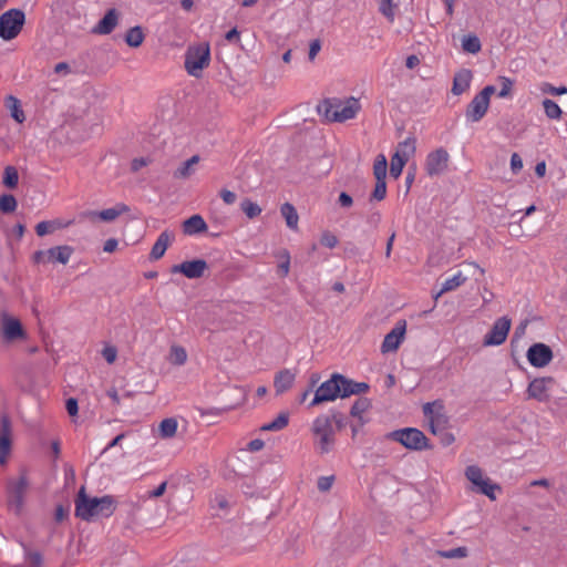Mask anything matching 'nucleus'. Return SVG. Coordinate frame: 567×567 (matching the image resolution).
<instances>
[{
    "mask_svg": "<svg viewBox=\"0 0 567 567\" xmlns=\"http://www.w3.org/2000/svg\"><path fill=\"white\" fill-rule=\"evenodd\" d=\"M371 406H372V403H371L370 399L360 396L353 402V404L350 409V414L353 417L359 419V425H363L364 421L362 417V413L367 412Z\"/></svg>",
    "mask_w": 567,
    "mask_h": 567,
    "instance_id": "cd10ccee",
    "label": "nucleus"
},
{
    "mask_svg": "<svg viewBox=\"0 0 567 567\" xmlns=\"http://www.w3.org/2000/svg\"><path fill=\"white\" fill-rule=\"evenodd\" d=\"M284 261L278 265V272L280 277H286L290 268V255L287 250L282 252Z\"/></svg>",
    "mask_w": 567,
    "mask_h": 567,
    "instance_id": "864d4df0",
    "label": "nucleus"
},
{
    "mask_svg": "<svg viewBox=\"0 0 567 567\" xmlns=\"http://www.w3.org/2000/svg\"><path fill=\"white\" fill-rule=\"evenodd\" d=\"M318 441L316 442V449L320 454H327L332 450L336 439L334 434L315 435Z\"/></svg>",
    "mask_w": 567,
    "mask_h": 567,
    "instance_id": "f704fd0d",
    "label": "nucleus"
},
{
    "mask_svg": "<svg viewBox=\"0 0 567 567\" xmlns=\"http://www.w3.org/2000/svg\"><path fill=\"white\" fill-rule=\"evenodd\" d=\"M334 477L333 476H321L318 480V489L327 492L331 488Z\"/></svg>",
    "mask_w": 567,
    "mask_h": 567,
    "instance_id": "4d7b16f0",
    "label": "nucleus"
},
{
    "mask_svg": "<svg viewBox=\"0 0 567 567\" xmlns=\"http://www.w3.org/2000/svg\"><path fill=\"white\" fill-rule=\"evenodd\" d=\"M526 358L532 367L544 368L551 362L554 353L549 346L537 342L528 348Z\"/></svg>",
    "mask_w": 567,
    "mask_h": 567,
    "instance_id": "9d476101",
    "label": "nucleus"
},
{
    "mask_svg": "<svg viewBox=\"0 0 567 567\" xmlns=\"http://www.w3.org/2000/svg\"><path fill=\"white\" fill-rule=\"evenodd\" d=\"M360 110L359 100L350 97L343 103L340 100L326 99L318 106L317 111L320 115H323L328 122H346L355 117Z\"/></svg>",
    "mask_w": 567,
    "mask_h": 567,
    "instance_id": "7ed1b4c3",
    "label": "nucleus"
},
{
    "mask_svg": "<svg viewBox=\"0 0 567 567\" xmlns=\"http://www.w3.org/2000/svg\"><path fill=\"white\" fill-rule=\"evenodd\" d=\"M386 196V183L385 181H377L374 190L370 196V200H382Z\"/></svg>",
    "mask_w": 567,
    "mask_h": 567,
    "instance_id": "de8ad7c7",
    "label": "nucleus"
},
{
    "mask_svg": "<svg viewBox=\"0 0 567 567\" xmlns=\"http://www.w3.org/2000/svg\"><path fill=\"white\" fill-rule=\"evenodd\" d=\"M173 239V233H169L168 230L162 231L151 249L150 259L158 260L162 258Z\"/></svg>",
    "mask_w": 567,
    "mask_h": 567,
    "instance_id": "412c9836",
    "label": "nucleus"
},
{
    "mask_svg": "<svg viewBox=\"0 0 567 567\" xmlns=\"http://www.w3.org/2000/svg\"><path fill=\"white\" fill-rule=\"evenodd\" d=\"M369 389L370 385L367 382H358L334 372L316 389L308 408H313L324 402H332L338 398L346 399L351 395L362 394L368 392Z\"/></svg>",
    "mask_w": 567,
    "mask_h": 567,
    "instance_id": "f257e3e1",
    "label": "nucleus"
},
{
    "mask_svg": "<svg viewBox=\"0 0 567 567\" xmlns=\"http://www.w3.org/2000/svg\"><path fill=\"white\" fill-rule=\"evenodd\" d=\"M498 81L501 82V90L497 93L498 97H507L513 89V80L507 76H499Z\"/></svg>",
    "mask_w": 567,
    "mask_h": 567,
    "instance_id": "8fccbe9b",
    "label": "nucleus"
},
{
    "mask_svg": "<svg viewBox=\"0 0 567 567\" xmlns=\"http://www.w3.org/2000/svg\"><path fill=\"white\" fill-rule=\"evenodd\" d=\"M65 409L71 416H75L79 412V404L75 398H69L65 402Z\"/></svg>",
    "mask_w": 567,
    "mask_h": 567,
    "instance_id": "680f3d73",
    "label": "nucleus"
},
{
    "mask_svg": "<svg viewBox=\"0 0 567 567\" xmlns=\"http://www.w3.org/2000/svg\"><path fill=\"white\" fill-rule=\"evenodd\" d=\"M280 213L282 217L286 219V224L290 229H297L298 228V220L299 216L297 214V210L295 206L290 203H285L280 207Z\"/></svg>",
    "mask_w": 567,
    "mask_h": 567,
    "instance_id": "c85d7f7f",
    "label": "nucleus"
},
{
    "mask_svg": "<svg viewBox=\"0 0 567 567\" xmlns=\"http://www.w3.org/2000/svg\"><path fill=\"white\" fill-rule=\"evenodd\" d=\"M338 203L341 207L348 208L352 206L353 199L348 193L341 192L338 198Z\"/></svg>",
    "mask_w": 567,
    "mask_h": 567,
    "instance_id": "69168bd1",
    "label": "nucleus"
},
{
    "mask_svg": "<svg viewBox=\"0 0 567 567\" xmlns=\"http://www.w3.org/2000/svg\"><path fill=\"white\" fill-rule=\"evenodd\" d=\"M18 202L11 194H3L0 196V210L3 214L13 213L17 209Z\"/></svg>",
    "mask_w": 567,
    "mask_h": 567,
    "instance_id": "37998d69",
    "label": "nucleus"
},
{
    "mask_svg": "<svg viewBox=\"0 0 567 567\" xmlns=\"http://www.w3.org/2000/svg\"><path fill=\"white\" fill-rule=\"evenodd\" d=\"M437 436H439L440 443L445 447L450 446L455 441L454 434L446 431L445 429H441Z\"/></svg>",
    "mask_w": 567,
    "mask_h": 567,
    "instance_id": "5fc2aeb1",
    "label": "nucleus"
},
{
    "mask_svg": "<svg viewBox=\"0 0 567 567\" xmlns=\"http://www.w3.org/2000/svg\"><path fill=\"white\" fill-rule=\"evenodd\" d=\"M466 281V277L462 275L461 271H458L456 275H454L451 278L445 279L441 288L437 292L434 293V299L437 300L443 293L452 291L463 285Z\"/></svg>",
    "mask_w": 567,
    "mask_h": 567,
    "instance_id": "a878e982",
    "label": "nucleus"
},
{
    "mask_svg": "<svg viewBox=\"0 0 567 567\" xmlns=\"http://www.w3.org/2000/svg\"><path fill=\"white\" fill-rule=\"evenodd\" d=\"M198 155H193L190 158L182 163V165L174 172L175 178H187L189 177L194 169L193 166L199 162Z\"/></svg>",
    "mask_w": 567,
    "mask_h": 567,
    "instance_id": "473e14b6",
    "label": "nucleus"
},
{
    "mask_svg": "<svg viewBox=\"0 0 567 567\" xmlns=\"http://www.w3.org/2000/svg\"><path fill=\"white\" fill-rule=\"evenodd\" d=\"M6 106L10 111V115L16 122L23 123L25 121V115L19 99L13 95H9L6 99Z\"/></svg>",
    "mask_w": 567,
    "mask_h": 567,
    "instance_id": "bb28decb",
    "label": "nucleus"
},
{
    "mask_svg": "<svg viewBox=\"0 0 567 567\" xmlns=\"http://www.w3.org/2000/svg\"><path fill=\"white\" fill-rule=\"evenodd\" d=\"M449 153L443 147H440L431 152L426 156L425 169L427 175L437 176L441 175L446 168L449 163Z\"/></svg>",
    "mask_w": 567,
    "mask_h": 567,
    "instance_id": "ddd939ff",
    "label": "nucleus"
},
{
    "mask_svg": "<svg viewBox=\"0 0 567 567\" xmlns=\"http://www.w3.org/2000/svg\"><path fill=\"white\" fill-rule=\"evenodd\" d=\"M208 264L204 259L186 260L182 264L174 265L171 268L172 274H182L188 279H198L204 276Z\"/></svg>",
    "mask_w": 567,
    "mask_h": 567,
    "instance_id": "f8f14e48",
    "label": "nucleus"
},
{
    "mask_svg": "<svg viewBox=\"0 0 567 567\" xmlns=\"http://www.w3.org/2000/svg\"><path fill=\"white\" fill-rule=\"evenodd\" d=\"M209 62L210 48L208 43H199L187 48L184 66L189 75L200 78L203 70L209 65Z\"/></svg>",
    "mask_w": 567,
    "mask_h": 567,
    "instance_id": "20e7f679",
    "label": "nucleus"
},
{
    "mask_svg": "<svg viewBox=\"0 0 567 567\" xmlns=\"http://www.w3.org/2000/svg\"><path fill=\"white\" fill-rule=\"evenodd\" d=\"M415 153V138L406 137L403 142L399 144V148L395 154L409 159L411 155Z\"/></svg>",
    "mask_w": 567,
    "mask_h": 567,
    "instance_id": "58836bf2",
    "label": "nucleus"
},
{
    "mask_svg": "<svg viewBox=\"0 0 567 567\" xmlns=\"http://www.w3.org/2000/svg\"><path fill=\"white\" fill-rule=\"evenodd\" d=\"M11 445V421L4 415L0 421V465L7 463Z\"/></svg>",
    "mask_w": 567,
    "mask_h": 567,
    "instance_id": "2eb2a0df",
    "label": "nucleus"
},
{
    "mask_svg": "<svg viewBox=\"0 0 567 567\" xmlns=\"http://www.w3.org/2000/svg\"><path fill=\"white\" fill-rule=\"evenodd\" d=\"M473 74L468 69H461L453 78L452 93L461 95L470 89Z\"/></svg>",
    "mask_w": 567,
    "mask_h": 567,
    "instance_id": "4be33fe9",
    "label": "nucleus"
},
{
    "mask_svg": "<svg viewBox=\"0 0 567 567\" xmlns=\"http://www.w3.org/2000/svg\"><path fill=\"white\" fill-rule=\"evenodd\" d=\"M328 415L331 419V424L333 425L334 431L336 430L341 431L342 429H344L347 426L348 419L342 412L332 410L331 414H328Z\"/></svg>",
    "mask_w": 567,
    "mask_h": 567,
    "instance_id": "c03bdc74",
    "label": "nucleus"
},
{
    "mask_svg": "<svg viewBox=\"0 0 567 567\" xmlns=\"http://www.w3.org/2000/svg\"><path fill=\"white\" fill-rule=\"evenodd\" d=\"M527 324H528V320H524L522 321L516 328H515V331H514V334H513V338H512V342L516 341V340H519L520 338L524 337L525 332H526V328H527Z\"/></svg>",
    "mask_w": 567,
    "mask_h": 567,
    "instance_id": "e2e57ef3",
    "label": "nucleus"
},
{
    "mask_svg": "<svg viewBox=\"0 0 567 567\" xmlns=\"http://www.w3.org/2000/svg\"><path fill=\"white\" fill-rule=\"evenodd\" d=\"M144 32L142 27L135 25L130 28L125 34V42L131 48H138L144 41Z\"/></svg>",
    "mask_w": 567,
    "mask_h": 567,
    "instance_id": "7c9ffc66",
    "label": "nucleus"
},
{
    "mask_svg": "<svg viewBox=\"0 0 567 567\" xmlns=\"http://www.w3.org/2000/svg\"><path fill=\"white\" fill-rule=\"evenodd\" d=\"M68 516H69V508H68V507L65 508L63 505L59 504V505L55 507V513H54V519H55V522L61 523V522H63Z\"/></svg>",
    "mask_w": 567,
    "mask_h": 567,
    "instance_id": "0e129e2a",
    "label": "nucleus"
},
{
    "mask_svg": "<svg viewBox=\"0 0 567 567\" xmlns=\"http://www.w3.org/2000/svg\"><path fill=\"white\" fill-rule=\"evenodd\" d=\"M48 250H37L32 256V260L34 264H44L48 261Z\"/></svg>",
    "mask_w": 567,
    "mask_h": 567,
    "instance_id": "774afa93",
    "label": "nucleus"
},
{
    "mask_svg": "<svg viewBox=\"0 0 567 567\" xmlns=\"http://www.w3.org/2000/svg\"><path fill=\"white\" fill-rule=\"evenodd\" d=\"M207 229V224L200 215H193L183 223L185 235H195Z\"/></svg>",
    "mask_w": 567,
    "mask_h": 567,
    "instance_id": "393cba45",
    "label": "nucleus"
},
{
    "mask_svg": "<svg viewBox=\"0 0 567 567\" xmlns=\"http://www.w3.org/2000/svg\"><path fill=\"white\" fill-rule=\"evenodd\" d=\"M120 13L116 9L112 8L106 11L104 17L93 28L92 32L95 34H110L118 23Z\"/></svg>",
    "mask_w": 567,
    "mask_h": 567,
    "instance_id": "a211bd4d",
    "label": "nucleus"
},
{
    "mask_svg": "<svg viewBox=\"0 0 567 567\" xmlns=\"http://www.w3.org/2000/svg\"><path fill=\"white\" fill-rule=\"evenodd\" d=\"M2 183L10 189H13L18 186L19 174L14 166H7L4 168Z\"/></svg>",
    "mask_w": 567,
    "mask_h": 567,
    "instance_id": "e433bc0d",
    "label": "nucleus"
},
{
    "mask_svg": "<svg viewBox=\"0 0 567 567\" xmlns=\"http://www.w3.org/2000/svg\"><path fill=\"white\" fill-rule=\"evenodd\" d=\"M338 241L337 236L328 230L322 234L320 239L321 245L328 248H334L338 245Z\"/></svg>",
    "mask_w": 567,
    "mask_h": 567,
    "instance_id": "603ef678",
    "label": "nucleus"
},
{
    "mask_svg": "<svg viewBox=\"0 0 567 567\" xmlns=\"http://www.w3.org/2000/svg\"><path fill=\"white\" fill-rule=\"evenodd\" d=\"M408 161L409 159L394 153L393 156L391 157L390 175L393 178H398L402 174L403 167Z\"/></svg>",
    "mask_w": 567,
    "mask_h": 567,
    "instance_id": "79ce46f5",
    "label": "nucleus"
},
{
    "mask_svg": "<svg viewBox=\"0 0 567 567\" xmlns=\"http://www.w3.org/2000/svg\"><path fill=\"white\" fill-rule=\"evenodd\" d=\"M380 11L389 19L393 20L394 13L392 9V0H382Z\"/></svg>",
    "mask_w": 567,
    "mask_h": 567,
    "instance_id": "bf43d9fd",
    "label": "nucleus"
},
{
    "mask_svg": "<svg viewBox=\"0 0 567 567\" xmlns=\"http://www.w3.org/2000/svg\"><path fill=\"white\" fill-rule=\"evenodd\" d=\"M447 423V419L443 414H437L436 416L431 417L430 420V431L437 436L441 429H445V424Z\"/></svg>",
    "mask_w": 567,
    "mask_h": 567,
    "instance_id": "49530a36",
    "label": "nucleus"
},
{
    "mask_svg": "<svg viewBox=\"0 0 567 567\" xmlns=\"http://www.w3.org/2000/svg\"><path fill=\"white\" fill-rule=\"evenodd\" d=\"M56 225L58 224L55 220L40 221L35 226V233L38 236L43 237V236L48 235L49 233H51L55 228Z\"/></svg>",
    "mask_w": 567,
    "mask_h": 567,
    "instance_id": "09e8293b",
    "label": "nucleus"
},
{
    "mask_svg": "<svg viewBox=\"0 0 567 567\" xmlns=\"http://www.w3.org/2000/svg\"><path fill=\"white\" fill-rule=\"evenodd\" d=\"M102 355L106 360L107 363H113L116 359L117 350L115 347H111V346L105 347L102 350Z\"/></svg>",
    "mask_w": 567,
    "mask_h": 567,
    "instance_id": "13d9d810",
    "label": "nucleus"
},
{
    "mask_svg": "<svg viewBox=\"0 0 567 567\" xmlns=\"http://www.w3.org/2000/svg\"><path fill=\"white\" fill-rule=\"evenodd\" d=\"M386 437L402 444L405 449L412 451H424L432 449L429 439L416 427H404L392 431Z\"/></svg>",
    "mask_w": 567,
    "mask_h": 567,
    "instance_id": "39448f33",
    "label": "nucleus"
},
{
    "mask_svg": "<svg viewBox=\"0 0 567 567\" xmlns=\"http://www.w3.org/2000/svg\"><path fill=\"white\" fill-rule=\"evenodd\" d=\"M25 23V13L21 9H9L0 16V38L4 41L16 39Z\"/></svg>",
    "mask_w": 567,
    "mask_h": 567,
    "instance_id": "423d86ee",
    "label": "nucleus"
},
{
    "mask_svg": "<svg viewBox=\"0 0 567 567\" xmlns=\"http://www.w3.org/2000/svg\"><path fill=\"white\" fill-rule=\"evenodd\" d=\"M542 92L545 93V94H551V95H563V94H567V86L565 85H561V86H554L551 85L550 83H543L542 85Z\"/></svg>",
    "mask_w": 567,
    "mask_h": 567,
    "instance_id": "3c124183",
    "label": "nucleus"
},
{
    "mask_svg": "<svg viewBox=\"0 0 567 567\" xmlns=\"http://www.w3.org/2000/svg\"><path fill=\"white\" fill-rule=\"evenodd\" d=\"M311 432L313 435L334 434L330 416L328 414L318 415L312 422Z\"/></svg>",
    "mask_w": 567,
    "mask_h": 567,
    "instance_id": "b1692460",
    "label": "nucleus"
},
{
    "mask_svg": "<svg viewBox=\"0 0 567 567\" xmlns=\"http://www.w3.org/2000/svg\"><path fill=\"white\" fill-rule=\"evenodd\" d=\"M28 486L29 482L24 474L18 480H10L8 482V504L16 515H19L23 508Z\"/></svg>",
    "mask_w": 567,
    "mask_h": 567,
    "instance_id": "6e6552de",
    "label": "nucleus"
},
{
    "mask_svg": "<svg viewBox=\"0 0 567 567\" xmlns=\"http://www.w3.org/2000/svg\"><path fill=\"white\" fill-rule=\"evenodd\" d=\"M488 106L487 101L476 94L466 107L465 116L467 121L473 123L481 121L485 116Z\"/></svg>",
    "mask_w": 567,
    "mask_h": 567,
    "instance_id": "f3484780",
    "label": "nucleus"
},
{
    "mask_svg": "<svg viewBox=\"0 0 567 567\" xmlns=\"http://www.w3.org/2000/svg\"><path fill=\"white\" fill-rule=\"evenodd\" d=\"M220 197L223 198V200L225 202V204L227 205H231L236 202V194L231 190H228V189H221L220 190Z\"/></svg>",
    "mask_w": 567,
    "mask_h": 567,
    "instance_id": "338daca9",
    "label": "nucleus"
},
{
    "mask_svg": "<svg viewBox=\"0 0 567 567\" xmlns=\"http://www.w3.org/2000/svg\"><path fill=\"white\" fill-rule=\"evenodd\" d=\"M512 320L504 316L495 320L491 330L485 334L483 344L485 347L503 344L511 330Z\"/></svg>",
    "mask_w": 567,
    "mask_h": 567,
    "instance_id": "1a4fd4ad",
    "label": "nucleus"
},
{
    "mask_svg": "<svg viewBox=\"0 0 567 567\" xmlns=\"http://www.w3.org/2000/svg\"><path fill=\"white\" fill-rule=\"evenodd\" d=\"M466 478L477 487V492L487 496L489 499H496L495 492L501 491L498 484L493 483L489 478L483 477V472L477 465H470L465 470Z\"/></svg>",
    "mask_w": 567,
    "mask_h": 567,
    "instance_id": "0eeeda50",
    "label": "nucleus"
},
{
    "mask_svg": "<svg viewBox=\"0 0 567 567\" xmlns=\"http://www.w3.org/2000/svg\"><path fill=\"white\" fill-rule=\"evenodd\" d=\"M296 380V373L290 369H282L275 374L274 388L277 395L288 391Z\"/></svg>",
    "mask_w": 567,
    "mask_h": 567,
    "instance_id": "aec40b11",
    "label": "nucleus"
},
{
    "mask_svg": "<svg viewBox=\"0 0 567 567\" xmlns=\"http://www.w3.org/2000/svg\"><path fill=\"white\" fill-rule=\"evenodd\" d=\"M386 158L384 155L380 154L373 165V174L375 177V181H385L386 178Z\"/></svg>",
    "mask_w": 567,
    "mask_h": 567,
    "instance_id": "ea45409f",
    "label": "nucleus"
},
{
    "mask_svg": "<svg viewBox=\"0 0 567 567\" xmlns=\"http://www.w3.org/2000/svg\"><path fill=\"white\" fill-rule=\"evenodd\" d=\"M2 337L7 342L25 338V331L20 320L4 315L2 317Z\"/></svg>",
    "mask_w": 567,
    "mask_h": 567,
    "instance_id": "dca6fc26",
    "label": "nucleus"
},
{
    "mask_svg": "<svg viewBox=\"0 0 567 567\" xmlns=\"http://www.w3.org/2000/svg\"><path fill=\"white\" fill-rule=\"evenodd\" d=\"M240 209L245 213V215L249 219H254V218L258 217L261 214L260 206L257 203H254V202H251L248 198H245L240 203Z\"/></svg>",
    "mask_w": 567,
    "mask_h": 567,
    "instance_id": "a19ab883",
    "label": "nucleus"
},
{
    "mask_svg": "<svg viewBox=\"0 0 567 567\" xmlns=\"http://www.w3.org/2000/svg\"><path fill=\"white\" fill-rule=\"evenodd\" d=\"M289 423V412H280L278 416L272 420L271 422H268L264 424L260 430L261 431H269V432H277L282 429H285Z\"/></svg>",
    "mask_w": 567,
    "mask_h": 567,
    "instance_id": "c756f323",
    "label": "nucleus"
},
{
    "mask_svg": "<svg viewBox=\"0 0 567 567\" xmlns=\"http://www.w3.org/2000/svg\"><path fill=\"white\" fill-rule=\"evenodd\" d=\"M543 106L545 114L550 120H559L561 117L563 111L560 106L550 99H545L543 101Z\"/></svg>",
    "mask_w": 567,
    "mask_h": 567,
    "instance_id": "4c0bfd02",
    "label": "nucleus"
},
{
    "mask_svg": "<svg viewBox=\"0 0 567 567\" xmlns=\"http://www.w3.org/2000/svg\"><path fill=\"white\" fill-rule=\"evenodd\" d=\"M462 49L465 52H468L472 54L480 52L482 49V45H481V41H480L478 37L474 35V34H468V35L463 37Z\"/></svg>",
    "mask_w": 567,
    "mask_h": 567,
    "instance_id": "c9c22d12",
    "label": "nucleus"
},
{
    "mask_svg": "<svg viewBox=\"0 0 567 567\" xmlns=\"http://www.w3.org/2000/svg\"><path fill=\"white\" fill-rule=\"evenodd\" d=\"M406 331V321L399 320L394 328L385 334L384 340L381 344V352L388 353L396 351L404 340V334Z\"/></svg>",
    "mask_w": 567,
    "mask_h": 567,
    "instance_id": "4468645a",
    "label": "nucleus"
},
{
    "mask_svg": "<svg viewBox=\"0 0 567 567\" xmlns=\"http://www.w3.org/2000/svg\"><path fill=\"white\" fill-rule=\"evenodd\" d=\"M523 168V159L517 153H513L511 156V169L514 174H517Z\"/></svg>",
    "mask_w": 567,
    "mask_h": 567,
    "instance_id": "6e6d98bb",
    "label": "nucleus"
},
{
    "mask_svg": "<svg viewBox=\"0 0 567 567\" xmlns=\"http://www.w3.org/2000/svg\"><path fill=\"white\" fill-rule=\"evenodd\" d=\"M555 383L556 381L553 377L536 378L528 384L527 395L529 399H535L538 402H548L550 399L548 392Z\"/></svg>",
    "mask_w": 567,
    "mask_h": 567,
    "instance_id": "9b49d317",
    "label": "nucleus"
},
{
    "mask_svg": "<svg viewBox=\"0 0 567 567\" xmlns=\"http://www.w3.org/2000/svg\"><path fill=\"white\" fill-rule=\"evenodd\" d=\"M159 436L162 439H171L176 434L177 421L174 417L164 419L158 426Z\"/></svg>",
    "mask_w": 567,
    "mask_h": 567,
    "instance_id": "72a5a7b5",
    "label": "nucleus"
},
{
    "mask_svg": "<svg viewBox=\"0 0 567 567\" xmlns=\"http://www.w3.org/2000/svg\"><path fill=\"white\" fill-rule=\"evenodd\" d=\"M116 508V499L112 495L90 497L84 486L80 488L75 498V516L90 522L93 517H110Z\"/></svg>",
    "mask_w": 567,
    "mask_h": 567,
    "instance_id": "f03ea898",
    "label": "nucleus"
},
{
    "mask_svg": "<svg viewBox=\"0 0 567 567\" xmlns=\"http://www.w3.org/2000/svg\"><path fill=\"white\" fill-rule=\"evenodd\" d=\"M48 252H49L48 261L60 262L62 265H65L69 262V260L73 254V248L68 245L56 246V247L49 248Z\"/></svg>",
    "mask_w": 567,
    "mask_h": 567,
    "instance_id": "5701e85b",
    "label": "nucleus"
},
{
    "mask_svg": "<svg viewBox=\"0 0 567 567\" xmlns=\"http://www.w3.org/2000/svg\"><path fill=\"white\" fill-rule=\"evenodd\" d=\"M127 212H130V207L126 204L118 203L111 208H106V209H103L100 212H95V210L89 212V213H86V216L92 219L97 217L103 221H113L118 216H121L122 214L127 213Z\"/></svg>",
    "mask_w": 567,
    "mask_h": 567,
    "instance_id": "6ab92c4d",
    "label": "nucleus"
},
{
    "mask_svg": "<svg viewBox=\"0 0 567 567\" xmlns=\"http://www.w3.org/2000/svg\"><path fill=\"white\" fill-rule=\"evenodd\" d=\"M468 554V550L466 547H456L447 550H440L439 555L443 558H464Z\"/></svg>",
    "mask_w": 567,
    "mask_h": 567,
    "instance_id": "a18cd8bd",
    "label": "nucleus"
},
{
    "mask_svg": "<svg viewBox=\"0 0 567 567\" xmlns=\"http://www.w3.org/2000/svg\"><path fill=\"white\" fill-rule=\"evenodd\" d=\"M24 553V560L28 567H42L43 566V556L39 550H32L25 545L21 543Z\"/></svg>",
    "mask_w": 567,
    "mask_h": 567,
    "instance_id": "2f4dec72",
    "label": "nucleus"
},
{
    "mask_svg": "<svg viewBox=\"0 0 567 567\" xmlns=\"http://www.w3.org/2000/svg\"><path fill=\"white\" fill-rule=\"evenodd\" d=\"M321 50V41L319 39H315L310 42L308 58L310 61H313L319 51Z\"/></svg>",
    "mask_w": 567,
    "mask_h": 567,
    "instance_id": "052dcab7",
    "label": "nucleus"
}]
</instances>
